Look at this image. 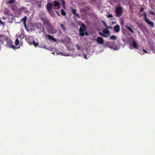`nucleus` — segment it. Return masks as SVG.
Masks as SVG:
<instances>
[{"mask_svg":"<svg viewBox=\"0 0 155 155\" xmlns=\"http://www.w3.org/2000/svg\"><path fill=\"white\" fill-rule=\"evenodd\" d=\"M5 39L7 43L6 45L7 47L11 48L14 49H15V47L12 44L11 39L5 35H2L0 36V45L3 43V41Z\"/></svg>","mask_w":155,"mask_h":155,"instance_id":"obj_1","label":"nucleus"},{"mask_svg":"<svg viewBox=\"0 0 155 155\" xmlns=\"http://www.w3.org/2000/svg\"><path fill=\"white\" fill-rule=\"evenodd\" d=\"M26 40L29 45L33 44L35 47H36L38 45V42L35 43L32 39V37L29 36L26 38Z\"/></svg>","mask_w":155,"mask_h":155,"instance_id":"obj_2","label":"nucleus"},{"mask_svg":"<svg viewBox=\"0 0 155 155\" xmlns=\"http://www.w3.org/2000/svg\"><path fill=\"white\" fill-rule=\"evenodd\" d=\"M109 31L106 28L102 32H99V33L103 37H107L108 35H109Z\"/></svg>","mask_w":155,"mask_h":155,"instance_id":"obj_3","label":"nucleus"},{"mask_svg":"<svg viewBox=\"0 0 155 155\" xmlns=\"http://www.w3.org/2000/svg\"><path fill=\"white\" fill-rule=\"evenodd\" d=\"M116 15L119 17L121 16L122 13V10L121 7L120 6H117L115 9Z\"/></svg>","mask_w":155,"mask_h":155,"instance_id":"obj_4","label":"nucleus"},{"mask_svg":"<svg viewBox=\"0 0 155 155\" xmlns=\"http://www.w3.org/2000/svg\"><path fill=\"white\" fill-rule=\"evenodd\" d=\"M86 27L84 25H82L79 29V34L81 36H83L84 35V31L86 30Z\"/></svg>","mask_w":155,"mask_h":155,"instance_id":"obj_5","label":"nucleus"},{"mask_svg":"<svg viewBox=\"0 0 155 155\" xmlns=\"http://www.w3.org/2000/svg\"><path fill=\"white\" fill-rule=\"evenodd\" d=\"M129 43L130 46L134 48H137V45L136 42L134 40L130 41H129Z\"/></svg>","mask_w":155,"mask_h":155,"instance_id":"obj_6","label":"nucleus"},{"mask_svg":"<svg viewBox=\"0 0 155 155\" xmlns=\"http://www.w3.org/2000/svg\"><path fill=\"white\" fill-rule=\"evenodd\" d=\"M52 6V4L51 3H49L47 5V8L49 11V13L51 15L53 14V13L51 12V9Z\"/></svg>","mask_w":155,"mask_h":155,"instance_id":"obj_7","label":"nucleus"},{"mask_svg":"<svg viewBox=\"0 0 155 155\" xmlns=\"http://www.w3.org/2000/svg\"><path fill=\"white\" fill-rule=\"evenodd\" d=\"M97 42L100 44H104V40L103 38L101 37H98L96 39Z\"/></svg>","mask_w":155,"mask_h":155,"instance_id":"obj_8","label":"nucleus"},{"mask_svg":"<svg viewBox=\"0 0 155 155\" xmlns=\"http://www.w3.org/2000/svg\"><path fill=\"white\" fill-rule=\"evenodd\" d=\"M149 25H151L152 27H153L154 26L153 22L151 21L150 20L148 19L147 18H145V19L144 20Z\"/></svg>","mask_w":155,"mask_h":155,"instance_id":"obj_9","label":"nucleus"},{"mask_svg":"<svg viewBox=\"0 0 155 155\" xmlns=\"http://www.w3.org/2000/svg\"><path fill=\"white\" fill-rule=\"evenodd\" d=\"M45 35L46 37L48 38L50 41L52 40L54 41H56V39L53 37L51 35L48 34L46 35Z\"/></svg>","mask_w":155,"mask_h":155,"instance_id":"obj_10","label":"nucleus"},{"mask_svg":"<svg viewBox=\"0 0 155 155\" xmlns=\"http://www.w3.org/2000/svg\"><path fill=\"white\" fill-rule=\"evenodd\" d=\"M59 2L57 1H54V5L55 8H58L59 7Z\"/></svg>","mask_w":155,"mask_h":155,"instance_id":"obj_11","label":"nucleus"},{"mask_svg":"<svg viewBox=\"0 0 155 155\" xmlns=\"http://www.w3.org/2000/svg\"><path fill=\"white\" fill-rule=\"evenodd\" d=\"M120 26L117 25L114 27V30L116 32H118L120 31Z\"/></svg>","mask_w":155,"mask_h":155,"instance_id":"obj_12","label":"nucleus"},{"mask_svg":"<svg viewBox=\"0 0 155 155\" xmlns=\"http://www.w3.org/2000/svg\"><path fill=\"white\" fill-rule=\"evenodd\" d=\"M126 28L128 29L129 31H130L131 33H133V31L132 30V28L131 27V26L130 25H125Z\"/></svg>","mask_w":155,"mask_h":155,"instance_id":"obj_13","label":"nucleus"},{"mask_svg":"<svg viewBox=\"0 0 155 155\" xmlns=\"http://www.w3.org/2000/svg\"><path fill=\"white\" fill-rule=\"evenodd\" d=\"M110 40H116L117 39V37L115 35H113L110 37Z\"/></svg>","mask_w":155,"mask_h":155,"instance_id":"obj_14","label":"nucleus"},{"mask_svg":"<svg viewBox=\"0 0 155 155\" xmlns=\"http://www.w3.org/2000/svg\"><path fill=\"white\" fill-rule=\"evenodd\" d=\"M17 36L20 38H23L24 37V34L23 33H21L20 35L17 34L16 35Z\"/></svg>","mask_w":155,"mask_h":155,"instance_id":"obj_15","label":"nucleus"},{"mask_svg":"<svg viewBox=\"0 0 155 155\" xmlns=\"http://www.w3.org/2000/svg\"><path fill=\"white\" fill-rule=\"evenodd\" d=\"M72 13H74L76 16H78L79 15L78 14H77L76 12V10L75 9H73L72 10Z\"/></svg>","mask_w":155,"mask_h":155,"instance_id":"obj_16","label":"nucleus"},{"mask_svg":"<svg viewBox=\"0 0 155 155\" xmlns=\"http://www.w3.org/2000/svg\"><path fill=\"white\" fill-rule=\"evenodd\" d=\"M26 20H27V17H25L22 18V21H23V24L24 25L25 24L26 21Z\"/></svg>","mask_w":155,"mask_h":155,"instance_id":"obj_17","label":"nucleus"},{"mask_svg":"<svg viewBox=\"0 0 155 155\" xmlns=\"http://www.w3.org/2000/svg\"><path fill=\"white\" fill-rule=\"evenodd\" d=\"M61 14L63 15H66V13L63 9H62L61 11Z\"/></svg>","mask_w":155,"mask_h":155,"instance_id":"obj_18","label":"nucleus"},{"mask_svg":"<svg viewBox=\"0 0 155 155\" xmlns=\"http://www.w3.org/2000/svg\"><path fill=\"white\" fill-rule=\"evenodd\" d=\"M19 43V40L18 38L16 39L15 41V44L16 46Z\"/></svg>","mask_w":155,"mask_h":155,"instance_id":"obj_19","label":"nucleus"},{"mask_svg":"<svg viewBox=\"0 0 155 155\" xmlns=\"http://www.w3.org/2000/svg\"><path fill=\"white\" fill-rule=\"evenodd\" d=\"M14 0H10L8 2V3L10 4H12L14 2Z\"/></svg>","mask_w":155,"mask_h":155,"instance_id":"obj_20","label":"nucleus"},{"mask_svg":"<svg viewBox=\"0 0 155 155\" xmlns=\"http://www.w3.org/2000/svg\"><path fill=\"white\" fill-rule=\"evenodd\" d=\"M107 16L109 18H112L113 17V15L111 14H108L107 15Z\"/></svg>","mask_w":155,"mask_h":155,"instance_id":"obj_21","label":"nucleus"},{"mask_svg":"<svg viewBox=\"0 0 155 155\" xmlns=\"http://www.w3.org/2000/svg\"><path fill=\"white\" fill-rule=\"evenodd\" d=\"M149 12L150 14L152 15H155V13L153 11H150Z\"/></svg>","mask_w":155,"mask_h":155,"instance_id":"obj_22","label":"nucleus"},{"mask_svg":"<svg viewBox=\"0 0 155 155\" xmlns=\"http://www.w3.org/2000/svg\"><path fill=\"white\" fill-rule=\"evenodd\" d=\"M61 54L64 56H68L69 55V54H66L64 53H61Z\"/></svg>","mask_w":155,"mask_h":155,"instance_id":"obj_23","label":"nucleus"},{"mask_svg":"<svg viewBox=\"0 0 155 155\" xmlns=\"http://www.w3.org/2000/svg\"><path fill=\"white\" fill-rule=\"evenodd\" d=\"M120 25H124V21L123 20H121L120 21Z\"/></svg>","mask_w":155,"mask_h":155,"instance_id":"obj_24","label":"nucleus"},{"mask_svg":"<svg viewBox=\"0 0 155 155\" xmlns=\"http://www.w3.org/2000/svg\"><path fill=\"white\" fill-rule=\"evenodd\" d=\"M77 48L78 50H79L80 49V46L79 45H76Z\"/></svg>","mask_w":155,"mask_h":155,"instance_id":"obj_25","label":"nucleus"},{"mask_svg":"<svg viewBox=\"0 0 155 155\" xmlns=\"http://www.w3.org/2000/svg\"><path fill=\"white\" fill-rule=\"evenodd\" d=\"M61 28L63 29L64 30H65V28H64V25H63L61 24Z\"/></svg>","mask_w":155,"mask_h":155,"instance_id":"obj_26","label":"nucleus"},{"mask_svg":"<svg viewBox=\"0 0 155 155\" xmlns=\"http://www.w3.org/2000/svg\"><path fill=\"white\" fill-rule=\"evenodd\" d=\"M62 4L63 7L64 8V6L65 5V3L64 2V1H62Z\"/></svg>","mask_w":155,"mask_h":155,"instance_id":"obj_27","label":"nucleus"},{"mask_svg":"<svg viewBox=\"0 0 155 155\" xmlns=\"http://www.w3.org/2000/svg\"><path fill=\"white\" fill-rule=\"evenodd\" d=\"M0 25H4V23L0 20Z\"/></svg>","mask_w":155,"mask_h":155,"instance_id":"obj_28","label":"nucleus"},{"mask_svg":"<svg viewBox=\"0 0 155 155\" xmlns=\"http://www.w3.org/2000/svg\"><path fill=\"white\" fill-rule=\"evenodd\" d=\"M143 15L144 16V19H145V18H147V14L146 13H144L143 14Z\"/></svg>","mask_w":155,"mask_h":155,"instance_id":"obj_29","label":"nucleus"},{"mask_svg":"<svg viewBox=\"0 0 155 155\" xmlns=\"http://www.w3.org/2000/svg\"><path fill=\"white\" fill-rule=\"evenodd\" d=\"M103 23H104V25L107 28V25L104 22V21H103Z\"/></svg>","mask_w":155,"mask_h":155,"instance_id":"obj_30","label":"nucleus"},{"mask_svg":"<svg viewBox=\"0 0 155 155\" xmlns=\"http://www.w3.org/2000/svg\"><path fill=\"white\" fill-rule=\"evenodd\" d=\"M143 8H142L140 9V12H143Z\"/></svg>","mask_w":155,"mask_h":155,"instance_id":"obj_31","label":"nucleus"},{"mask_svg":"<svg viewBox=\"0 0 155 155\" xmlns=\"http://www.w3.org/2000/svg\"><path fill=\"white\" fill-rule=\"evenodd\" d=\"M56 12L57 13V14L58 15H60V14H59V12L58 11H56Z\"/></svg>","mask_w":155,"mask_h":155,"instance_id":"obj_32","label":"nucleus"},{"mask_svg":"<svg viewBox=\"0 0 155 155\" xmlns=\"http://www.w3.org/2000/svg\"><path fill=\"white\" fill-rule=\"evenodd\" d=\"M143 51L145 53H147V51L146 50H145L144 49H143Z\"/></svg>","mask_w":155,"mask_h":155,"instance_id":"obj_33","label":"nucleus"},{"mask_svg":"<svg viewBox=\"0 0 155 155\" xmlns=\"http://www.w3.org/2000/svg\"><path fill=\"white\" fill-rule=\"evenodd\" d=\"M116 22L114 21H113L112 22V25H114V24H116Z\"/></svg>","mask_w":155,"mask_h":155,"instance_id":"obj_34","label":"nucleus"},{"mask_svg":"<svg viewBox=\"0 0 155 155\" xmlns=\"http://www.w3.org/2000/svg\"><path fill=\"white\" fill-rule=\"evenodd\" d=\"M107 28H110V29H112V27H107Z\"/></svg>","mask_w":155,"mask_h":155,"instance_id":"obj_35","label":"nucleus"},{"mask_svg":"<svg viewBox=\"0 0 155 155\" xmlns=\"http://www.w3.org/2000/svg\"><path fill=\"white\" fill-rule=\"evenodd\" d=\"M85 34L86 35H88V34L85 31Z\"/></svg>","mask_w":155,"mask_h":155,"instance_id":"obj_36","label":"nucleus"},{"mask_svg":"<svg viewBox=\"0 0 155 155\" xmlns=\"http://www.w3.org/2000/svg\"><path fill=\"white\" fill-rule=\"evenodd\" d=\"M55 30L54 31H51L50 32H51V33H54L55 32Z\"/></svg>","mask_w":155,"mask_h":155,"instance_id":"obj_37","label":"nucleus"},{"mask_svg":"<svg viewBox=\"0 0 155 155\" xmlns=\"http://www.w3.org/2000/svg\"><path fill=\"white\" fill-rule=\"evenodd\" d=\"M84 58H85L86 59H87L86 56H85V55H84Z\"/></svg>","mask_w":155,"mask_h":155,"instance_id":"obj_38","label":"nucleus"},{"mask_svg":"<svg viewBox=\"0 0 155 155\" xmlns=\"http://www.w3.org/2000/svg\"><path fill=\"white\" fill-rule=\"evenodd\" d=\"M56 54H59V53H58V52H57V53H56Z\"/></svg>","mask_w":155,"mask_h":155,"instance_id":"obj_39","label":"nucleus"},{"mask_svg":"<svg viewBox=\"0 0 155 155\" xmlns=\"http://www.w3.org/2000/svg\"><path fill=\"white\" fill-rule=\"evenodd\" d=\"M18 48V47H16L15 48Z\"/></svg>","mask_w":155,"mask_h":155,"instance_id":"obj_40","label":"nucleus"},{"mask_svg":"<svg viewBox=\"0 0 155 155\" xmlns=\"http://www.w3.org/2000/svg\"><path fill=\"white\" fill-rule=\"evenodd\" d=\"M5 14H7V13H6L5 12Z\"/></svg>","mask_w":155,"mask_h":155,"instance_id":"obj_41","label":"nucleus"},{"mask_svg":"<svg viewBox=\"0 0 155 155\" xmlns=\"http://www.w3.org/2000/svg\"><path fill=\"white\" fill-rule=\"evenodd\" d=\"M115 50H118V49H116Z\"/></svg>","mask_w":155,"mask_h":155,"instance_id":"obj_42","label":"nucleus"}]
</instances>
